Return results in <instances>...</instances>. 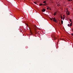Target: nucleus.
<instances>
[{"mask_svg": "<svg viewBox=\"0 0 73 73\" xmlns=\"http://www.w3.org/2000/svg\"><path fill=\"white\" fill-rule=\"evenodd\" d=\"M45 9H43V10H42V11L43 12H45Z\"/></svg>", "mask_w": 73, "mask_h": 73, "instance_id": "obj_3", "label": "nucleus"}, {"mask_svg": "<svg viewBox=\"0 0 73 73\" xmlns=\"http://www.w3.org/2000/svg\"><path fill=\"white\" fill-rule=\"evenodd\" d=\"M49 8H50V10H51V9L50 8V7H49Z\"/></svg>", "mask_w": 73, "mask_h": 73, "instance_id": "obj_18", "label": "nucleus"}, {"mask_svg": "<svg viewBox=\"0 0 73 73\" xmlns=\"http://www.w3.org/2000/svg\"><path fill=\"white\" fill-rule=\"evenodd\" d=\"M61 23L62 25L63 24V21L62 20L61 21Z\"/></svg>", "mask_w": 73, "mask_h": 73, "instance_id": "obj_7", "label": "nucleus"}, {"mask_svg": "<svg viewBox=\"0 0 73 73\" xmlns=\"http://www.w3.org/2000/svg\"><path fill=\"white\" fill-rule=\"evenodd\" d=\"M72 31H73V28L72 29Z\"/></svg>", "mask_w": 73, "mask_h": 73, "instance_id": "obj_20", "label": "nucleus"}, {"mask_svg": "<svg viewBox=\"0 0 73 73\" xmlns=\"http://www.w3.org/2000/svg\"><path fill=\"white\" fill-rule=\"evenodd\" d=\"M70 27H71L72 26V23H71L69 25Z\"/></svg>", "mask_w": 73, "mask_h": 73, "instance_id": "obj_6", "label": "nucleus"}, {"mask_svg": "<svg viewBox=\"0 0 73 73\" xmlns=\"http://www.w3.org/2000/svg\"><path fill=\"white\" fill-rule=\"evenodd\" d=\"M71 1H72V0H71Z\"/></svg>", "mask_w": 73, "mask_h": 73, "instance_id": "obj_23", "label": "nucleus"}, {"mask_svg": "<svg viewBox=\"0 0 73 73\" xmlns=\"http://www.w3.org/2000/svg\"><path fill=\"white\" fill-rule=\"evenodd\" d=\"M72 36H73V34H72Z\"/></svg>", "mask_w": 73, "mask_h": 73, "instance_id": "obj_19", "label": "nucleus"}, {"mask_svg": "<svg viewBox=\"0 0 73 73\" xmlns=\"http://www.w3.org/2000/svg\"><path fill=\"white\" fill-rule=\"evenodd\" d=\"M68 27H69L70 26V25H69V24H68Z\"/></svg>", "mask_w": 73, "mask_h": 73, "instance_id": "obj_13", "label": "nucleus"}, {"mask_svg": "<svg viewBox=\"0 0 73 73\" xmlns=\"http://www.w3.org/2000/svg\"><path fill=\"white\" fill-rule=\"evenodd\" d=\"M39 5H40V6L42 5V4H39Z\"/></svg>", "mask_w": 73, "mask_h": 73, "instance_id": "obj_10", "label": "nucleus"}, {"mask_svg": "<svg viewBox=\"0 0 73 73\" xmlns=\"http://www.w3.org/2000/svg\"><path fill=\"white\" fill-rule=\"evenodd\" d=\"M26 25H27V24H26Z\"/></svg>", "mask_w": 73, "mask_h": 73, "instance_id": "obj_22", "label": "nucleus"}, {"mask_svg": "<svg viewBox=\"0 0 73 73\" xmlns=\"http://www.w3.org/2000/svg\"><path fill=\"white\" fill-rule=\"evenodd\" d=\"M36 25H35L34 27V28L35 29V32H36Z\"/></svg>", "mask_w": 73, "mask_h": 73, "instance_id": "obj_2", "label": "nucleus"}, {"mask_svg": "<svg viewBox=\"0 0 73 73\" xmlns=\"http://www.w3.org/2000/svg\"><path fill=\"white\" fill-rule=\"evenodd\" d=\"M53 0H50V1H52Z\"/></svg>", "mask_w": 73, "mask_h": 73, "instance_id": "obj_21", "label": "nucleus"}, {"mask_svg": "<svg viewBox=\"0 0 73 73\" xmlns=\"http://www.w3.org/2000/svg\"><path fill=\"white\" fill-rule=\"evenodd\" d=\"M57 14V12H56L55 13H54V15L55 16Z\"/></svg>", "mask_w": 73, "mask_h": 73, "instance_id": "obj_4", "label": "nucleus"}, {"mask_svg": "<svg viewBox=\"0 0 73 73\" xmlns=\"http://www.w3.org/2000/svg\"><path fill=\"white\" fill-rule=\"evenodd\" d=\"M68 12L66 13V14H67V15H69V13L68 12V11H67Z\"/></svg>", "mask_w": 73, "mask_h": 73, "instance_id": "obj_5", "label": "nucleus"}, {"mask_svg": "<svg viewBox=\"0 0 73 73\" xmlns=\"http://www.w3.org/2000/svg\"><path fill=\"white\" fill-rule=\"evenodd\" d=\"M68 1H70V0H67Z\"/></svg>", "mask_w": 73, "mask_h": 73, "instance_id": "obj_15", "label": "nucleus"}, {"mask_svg": "<svg viewBox=\"0 0 73 73\" xmlns=\"http://www.w3.org/2000/svg\"><path fill=\"white\" fill-rule=\"evenodd\" d=\"M70 21L71 22H72L71 20L70 19Z\"/></svg>", "mask_w": 73, "mask_h": 73, "instance_id": "obj_17", "label": "nucleus"}, {"mask_svg": "<svg viewBox=\"0 0 73 73\" xmlns=\"http://www.w3.org/2000/svg\"><path fill=\"white\" fill-rule=\"evenodd\" d=\"M44 5V6L46 5L44 4V5Z\"/></svg>", "mask_w": 73, "mask_h": 73, "instance_id": "obj_16", "label": "nucleus"}, {"mask_svg": "<svg viewBox=\"0 0 73 73\" xmlns=\"http://www.w3.org/2000/svg\"><path fill=\"white\" fill-rule=\"evenodd\" d=\"M47 9L48 10L49 9V8L48 7L47 8Z\"/></svg>", "mask_w": 73, "mask_h": 73, "instance_id": "obj_14", "label": "nucleus"}, {"mask_svg": "<svg viewBox=\"0 0 73 73\" xmlns=\"http://www.w3.org/2000/svg\"><path fill=\"white\" fill-rule=\"evenodd\" d=\"M43 3H46V1H44Z\"/></svg>", "mask_w": 73, "mask_h": 73, "instance_id": "obj_11", "label": "nucleus"}, {"mask_svg": "<svg viewBox=\"0 0 73 73\" xmlns=\"http://www.w3.org/2000/svg\"><path fill=\"white\" fill-rule=\"evenodd\" d=\"M34 3L35 4H37V3L36 2H34Z\"/></svg>", "mask_w": 73, "mask_h": 73, "instance_id": "obj_8", "label": "nucleus"}, {"mask_svg": "<svg viewBox=\"0 0 73 73\" xmlns=\"http://www.w3.org/2000/svg\"><path fill=\"white\" fill-rule=\"evenodd\" d=\"M50 19L51 20V21H52L53 20V21L55 22H56L57 21V20L55 19V18H54L52 19L50 18Z\"/></svg>", "mask_w": 73, "mask_h": 73, "instance_id": "obj_1", "label": "nucleus"}, {"mask_svg": "<svg viewBox=\"0 0 73 73\" xmlns=\"http://www.w3.org/2000/svg\"><path fill=\"white\" fill-rule=\"evenodd\" d=\"M64 18H65L64 17H63V20L64 19Z\"/></svg>", "mask_w": 73, "mask_h": 73, "instance_id": "obj_12", "label": "nucleus"}, {"mask_svg": "<svg viewBox=\"0 0 73 73\" xmlns=\"http://www.w3.org/2000/svg\"><path fill=\"white\" fill-rule=\"evenodd\" d=\"M62 18H63L62 16H61V19H62Z\"/></svg>", "mask_w": 73, "mask_h": 73, "instance_id": "obj_9", "label": "nucleus"}]
</instances>
